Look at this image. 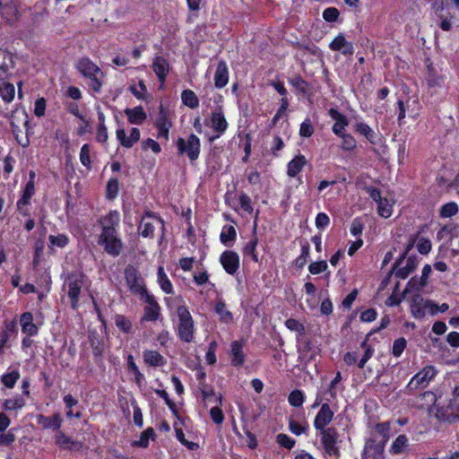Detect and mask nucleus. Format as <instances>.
<instances>
[{
	"label": "nucleus",
	"instance_id": "f257e3e1",
	"mask_svg": "<svg viewBox=\"0 0 459 459\" xmlns=\"http://www.w3.org/2000/svg\"><path fill=\"white\" fill-rule=\"evenodd\" d=\"M178 316L177 334L185 342H192L195 340V322L186 306H178L176 311Z\"/></svg>",
	"mask_w": 459,
	"mask_h": 459
},
{
	"label": "nucleus",
	"instance_id": "f03ea898",
	"mask_svg": "<svg viewBox=\"0 0 459 459\" xmlns=\"http://www.w3.org/2000/svg\"><path fill=\"white\" fill-rule=\"evenodd\" d=\"M88 286L87 277L81 273H73L67 276L63 289L70 299L73 308H77L81 291Z\"/></svg>",
	"mask_w": 459,
	"mask_h": 459
},
{
	"label": "nucleus",
	"instance_id": "7ed1b4c3",
	"mask_svg": "<svg viewBox=\"0 0 459 459\" xmlns=\"http://www.w3.org/2000/svg\"><path fill=\"white\" fill-rule=\"evenodd\" d=\"M76 69L86 78L90 80L89 86L91 89L99 92L102 87L103 73L88 57L81 58L76 64Z\"/></svg>",
	"mask_w": 459,
	"mask_h": 459
},
{
	"label": "nucleus",
	"instance_id": "20e7f679",
	"mask_svg": "<svg viewBox=\"0 0 459 459\" xmlns=\"http://www.w3.org/2000/svg\"><path fill=\"white\" fill-rule=\"evenodd\" d=\"M125 279L129 290L135 295L143 297L147 292L143 278L140 273L132 265H127L125 269Z\"/></svg>",
	"mask_w": 459,
	"mask_h": 459
},
{
	"label": "nucleus",
	"instance_id": "39448f33",
	"mask_svg": "<svg viewBox=\"0 0 459 459\" xmlns=\"http://www.w3.org/2000/svg\"><path fill=\"white\" fill-rule=\"evenodd\" d=\"M98 244L103 247L105 252L112 256L119 255L123 247L117 231L100 232Z\"/></svg>",
	"mask_w": 459,
	"mask_h": 459
},
{
	"label": "nucleus",
	"instance_id": "423d86ee",
	"mask_svg": "<svg viewBox=\"0 0 459 459\" xmlns=\"http://www.w3.org/2000/svg\"><path fill=\"white\" fill-rule=\"evenodd\" d=\"M437 371L433 366H426L415 376L411 377L407 385V389L410 392L418 389L425 388L429 385V382L436 377Z\"/></svg>",
	"mask_w": 459,
	"mask_h": 459
},
{
	"label": "nucleus",
	"instance_id": "0eeeda50",
	"mask_svg": "<svg viewBox=\"0 0 459 459\" xmlns=\"http://www.w3.org/2000/svg\"><path fill=\"white\" fill-rule=\"evenodd\" d=\"M319 436L325 454L329 456L338 457L340 450L337 446L339 437L337 430L334 428H327V429L321 430Z\"/></svg>",
	"mask_w": 459,
	"mask_h": 459
},
{
	"label": "nucleus",
	"instance_id": "6e6552de",
	"mask_svg": "<svg viewBox=\"0 0 459 459\" xmlns=\"http://www.w3.org/2000/svg\"><path fill=\"white\" fill-rule=\"evenodd\" d=\"M177 146L179 153H186L191 160H195L200 153V141L195 134H190L186 139L178 138Z\"/></svg>",
	"mask_w": 459,
	"mask_h": 459
},
{
	"label": "nucleus",
	"instance_id": "1a4fd4ad",
	"mask_svg": "<svg viewBox=\"0 0 459 459\" xmlns=\"http://www.w3.org/2000/svg\"><path fill=\"white\" fill-rule=\"evenodd\" d=\"M437 305L431 301L425 300L420 294H416L411 299V311L415 318H423L426 316L427 308L430 309L432 315L437 313Z\"/></svg>",
	"mask_w": 459,
	"mask_h": 459
},
{
	"label": "nucleus",
	"instance_id": "9d476101",
	"mask_svg": "<svg viewBox=\"0 0 459 459\" xmlns=\"http://www.w3.org/2000/svg\"><path fill=\"white\" fill-rule=\"evenodd\" d=\"M141 299L146 303L143 308V316L142 321L154 322L157 321L160 316V306L156 301L155 298L149 293H146Z\"/></svg>",
	"mask_w": 459,
	"mask_h": 459
},
{
	"label": "nucleus",
	"instance_id": "9b49d317",
	"mask_svg": "<svg viewBox=\"0 0 459 459\" xmlns=\"http://www.w3.org/2000/svg\"><path fill=\"white\" fill-rule=\"evenodd\" d=\"M333 415L334 413L331 410L329 403H323L314 420L315 429L319 431L327 429L326 426L331 423L333 419Z\"/></svg>",
	"mask_w": 459,
	"mask_h": 459
},
{
	"label": "nucleus",
	"instance_id": "f8f14e48",
	"mask_svg": "<svg viewBox=\"0 0 459 459\" xmlns=\"http://www.w3.org/2000/svg\"><path fill=\"white\" fill-rule=\"evenodd\" d=\"M155 225L163 226V221L149 212H147L142 219L138 227L140 234L144 237H152Z\"/></svg>",
	"mask_w": 459,
	"mask_h": 459
},
{
	"label": "nucleus",
	"instance_id": "ddd939ff",
	"mask_svg": "<svg viewBox=\"0 0 459 459\" xmlns=\"http://www.w3.org/2000/svg\"><path fill=\"white\" fill-rule=\"evenodd\" d=\"M417 267V261L413 257H409L406 260L401 258L394 264V274L397 278L406 279Z\"/></svg>",
	"mask_w": 459,
	"mask_h": 459
},
{
	"label": "nucleus",
	"instance_id": "4468645a",
	"mask_svg": "<svg viewBox=\"0 0 459 459\" xmlns=\"http://www.w3.org/2000/svg\"><path fill=\"white\" fill-rule=\"evenodd\" d=\"M220 262L229 274H234L239 268V256L231 250L224 251L221 255Z\"/></svg>",
	"mask_w": 459,
	"mask_h": 459
},
{
	"label": "nucleus",
	"instance_id": "2eb2a0df",
	"mask_svg": "<svg viewBox=\"0 0 459 459\" xmlns=\"http://www.w3.org/2000/svg\"><path fill=\"white\" fill-rule=\"evenodd\" d=\"M204 124L216 133L215 135L210 136V141L219 138L228 127V123L224 117H204Z\"/></svg>",
	"mask_w": 459,
	"mask_h": 459
},
{
	"label": "nucleus",
	"instance_id": "dca6fc26",
	"mask_svg": "<svg viewBox=\"0 0 459 459\" xmlns=\"http://www.w3.org/2000/svg\"><path fill=\"white\" fill-rule=\"evenodd\" d=\"M101 232L117 231L120 223V215L117 211H111L99 219Z\"/></svg>",
	"mask_w": 459,
	"mask_h": 459
},
{
	"label": "nucleus",
	"instance_id": "f3484780",
	"mask_svg": "<svg viewBox=\"0 0 459 459\" xmlns=\"http://www.w3.org/2000/svg\"><path fill=\"white\" fill-rule=\"evenodd\" d=\"M34 194H35V183L27 182V184L24 187V190L22 192V195L20 198V200L17 202L18 211L22 215L26 216L29 214L27 206L30 204V199L34 195Z\"/></svg>",
	"mask_w": 459,
	"mask_h": 459
},
{
	"label": "nucleus",
	"instance_id": "a211bd4d",
	"mask_svg": "<svg viewBox=\"0 0 459 459\" xmlns=\"http://www.w3.org/2000/svg\"><path fill=\"white\" fill-rule=\"evenodd\" d=\"M37 423L43 429L58 430L62 426L63 419L60 413H55L52 416L39 414L37 416Z\"/></svg>",
	"mask_w": 459,
	"mask_h": 459
},
{
	"label": "nucleus",
	"instance_id": "6ab92c4d",
	"mask_svg": "<svg viewBox=\"0 0 459 459\" xmlns=\"http://www.w3.org/2000/svg\"><path fill=\"white\" fill-rule=\"evenodd\" d=\"M330 48L333 51H341L344 56H351L354 48L351 42H348L342 34H339L330 44Z\"/></svg>",
	"mask_w": 459,
	"mask_h": 459
},
{
	"label": "nucleus",
	"instance_id": "aec40b11",
	"mask_svg": "<svg viewBox=\"0 0 459 459\" xmlns=\"http://www.w3.org/2000/svg\"><path fill=\"white\" fill-rule=\"evenodd\" d=\"M117 138L123 146L129 148L140 139V131L136 127H133L130 130L129 136H126L125 129L118 128L117 130Z\"/></svg>",
	"mask_w": 459,
	"mask_h": 459
},
{
	"label": "nucleus",
	"instance_id": "412c9836",
	"mask_svg": "<svg viewBox=\"0 0 459 459\" xmlns=\"http://www.w3.org/2000/svg\"><path fill=\"white\" fill-rule=\"evenodd\" d=\"M20 325L22 332L28 336H33L38 333V326L33 323V316L30 312H25L21 316Z\"/></svg>",
	"mask_w": 459,
	"mask_h": 459
},
{
	"label": "nucleus",
	"instance_id": "4be33fe9",
	"mask_svg": "<svg viewBox=\"0 0 459 459\" xmlns=\"http://www.w3.org/2000/svg\"><path fill=\"white\" fill-rule=\"evenodd\" d=\"M243 342L234 341L230 345L231 364L235 367L241 366L245 361V354L243 351Z\"/></svg>",
	"mask_w": 459,
	"mask_h": 459
},
{
	"label": "nucleus",
	"instance_id": "5701e85b",
	"mask_svg": "<svg viewBox=\"0 0 459 459\" xmlns=\"http://www.w3.org/2000/svg\"><path fill=\"white\" fill-rule=\"evenodd\" d=\"M228 66L224 61H220L214 74V84L217 88H222L228 83Z\"/></svg>",
	"mask_w": 459,
	"mask_h": 459
},
{
	"label": "nucleus",
	"instance_id": "b1692460",
	"mask_svg": "<svg viewBox=\"0 0 459 459\" xmlns=\"http://www.w3.org/2000/svg\"><path fill=\"white\" fill-rule=\"evenodd\" d=\"M144 362L152 367L163 366L166 363L164 357L158 351L146 350L143 351Z\"/></svg>",
	"mask_w": 459,
	"mask_h": 459
},
{
	"label": "nucleus",
	"instance_id": "393cba45",
	"mask_svg": "<svg viewBox=\"0 0 459 459\" xmlns=\"http://www.w3.org/2000/svg\"><path fill=\"white\" fill-rule=\"evenodd\" d=\"M152 68L160 82H164L169 72V64L162 56L155 57Z\"/></svg>",
	"mask_w": 459,
	"mask_h": 459
},
{
	"label": "nucleus",
	"instance_id": "a878e982",
	"mask_svg": "<svg viewBox=\"0 0 459 459\" xmlns=\"http://www.w3.org/2000/svg\"><path fill=\"white\" fill-rule=\"evenodd\" d=\"M307 160L303 155H298L288 163V175L291 178L296 177L304 168Z\"/></svg>",
	"mask_w": 459,
	"mask_h": 459
},
{
	"label": "nucleus",
	"instance_id": "bb28decb",
	"mask_svg": "<svg viewBox=\"0 0 459 459\" xmlns=\"http://www.w3.org/2000/svg\"><path fill=\"white\" fill-rule=\"evenodd\" d=\"M157 281L160 289L167 294L173 293V285L166 274L164 268L160 266L157 273Z\"/></svg>",
	"mask_w": 459,
	"mask_h": 459
},
{
	"label": "nucleus",
	"instance_id": "cd10ccee",
	"mask_svg": "<svg viewBox=\"0 0 459 459\" xmlns=\"http://www.w3.org/2000/svg\"><path fill=\"white\" fill-rule=\"evenodd\" d=\"M215 312L219 315L221 322L230 324L233 321V316L230 310L227 309L226 304L222 300H218L214 306Z\"/></svg>",
	"mask_w": 459,
	"mask_h": 459
},
{
	"label": "nucleus",
	"instance_id": "c85d7f7f",
	"mask_svg": "<svg viewBox=\"0 0 459 459\" xmlns=\"http://www.w3.org/2000/svg\"><path fill=\"white\" fill-rule=\"evenodd\" d=\"M0 11L2 16L5 18L8 22H13L16 20L18 10L14 4H3L0 2Z\"/></svg>",
	"mask_w": 459,
	"mask_h": 459
},
{
	"label": "nucleus",
	"instance_id": "c756f323",
	"mask_svg": "<svg viewBox=\"0 0 459 459\" xmlns=\"http://www.w3.org/2000/svg\"><path fill=\"white\" fill-rule=\"evenodd\" d=\"M55 442L57 446L64 449H73L78 446V444L73 441L62 431H58L55 436Z\"/></svg>",
	"mask_w": 459,
	"mask_h": 459
},
{
	"label": "nucleus",
	"instance_id": "7c9ffc66",
	"mask_svg": "<svg viewBox=\"0 0 459 459\" xmlns=\"http://www.w3.org/2000/svg\"><path fill=\"white\" fill-rule=\"evenodd\" d=\"M26 404L23 397L16 395L12 398L6 399L3 404V407L6 411H16L20 410Z\"/></svg>",
	"mask_w": 459,
	"mask_h": 459
},
{
	"label": "nucleus",
	"instance_id": "2f4dec72",
	"mask_svg": "<svg viewBox=\"0 0 459 459\" xmlns=\"http://www.w3.org/2000/svg\"><path fill=\"white\" fill-rule=\"evenodd\" d=\"M20 378V371L19 369H13L11 371H7L1 377V382L7 388H13L18 379Z\"/></svg>",
	"mask_w": 459,
	"mask_h": 459
},
{
	"label": "nucleus",
	"instance_id": "473e14b6",
	"mask_svg": "<svg viewBox=\"0 0 459 459\" xmlns=\"http://www.w3.org/2000/svg\"><path fill=\"white\" fill-rule=\"evenodd\" d=\"M290 83L295 88L297 92L307 95L309 91V84L299 75H296L290 79Z\"/></svg>",
	"mask_w": 459,
	"mask_h": 459
},
{
	"label": "nucleus",
	"instance_id": "72a5a7b5",
	"mask_svg": "<svg viewBox=\"0 0 459 459\" xmlns=\"http://www.w3.org/2000/svg\"><path fill=\"white\" fill-rule=\"evenodd\" d=\"M377 212L383 218H389L393 213V204L386 198L377 202Z\"/></svg>",
	"mask_w": 459,
	"mask_h": 459
},
{
	"label": "nucleus",
	"instance_id": "f704fd0d",
	"mask_svg": "<svg viewBox=\"0 0 459 459\" xmlns=\"http://www.w3.org/2000/svg\"><path fill=\"white\" fill-rule=\"evenodd\" d=\"M181 99L186 106L195 108L198 106L199 100L195 93L191 90H185L181 94Z\"/></svg>",
	"mask_w": 459,
	"mask_h": 459
},
{
	"label": "nucleus",
	"instance_id": "c9c22d12",
	"mask_svg": "<svg viewBox=\"0 0 459 459\" xmlns=\"http://www.w3.org/2000/svg\"><path fill=\"white\" fill-rule=\"evenodd\" d=\"M459 211V206L455 202H450L444 204L440 209V217L441 218H450L457 214Z\"/></svg>",
	"mask_w": 459,
	"mask_h": 459
},
{
	"label": "nucleus",
	"instance_id": "e433bc0d",
	"mask_svg": "<svg viewBox=\"0 0 459 459\" xmlns=\"http://www.w3.org/2000/svg\"><path fill=\"white\" fill-rule=\"evenodd\" d=\"M236 230L233 226H224L222 228L220 238L221 243L227 246L230 241H232L236 238Z\"/></svg>",
	"mask_w": 459,
	"mask_h": 459
},
{
	"label": "nucleus",
	"instance_id": "4c0bfd02",
	"mask_svg": "<svg viewBox=\"0 0 459 459\" xmlns=\"http://www.w3.org/2000/svg\"><path fill=\"white\" fill-rule=\"evenodd\" d=\"M14 86L9 82H3L0 84V95L5 101H11L14 97Z\"/></svg>",
	"mask_w": 459,
	"mask_h": 459
},
{
	"label": "nucleus",
	"instance_id": "58836bf2",
	"mask_svg": "<svg viewBox=\"0 0 459 459\" xmlns=\"http://www.w3.org/2000/svg\"><path fill=\"white\" fill-rule=\"evenodd\" d=\"M288 401L290 405L300 407L305 402V394L301 390H294L289 394Z\"/></svg>",
	"mask_w": 459,
	"mask_h": 459
},
{
	"label": "nucleus",
	"instance_id": "ea45409f",
	"mask_svg": "<svg viewBox=\"0 0 459 459\" xmlns=\"http://www.w3.org/2000/svg\"><path fill=\"white\" fill-rule=\"evenodd\" d=\"M257 242V238L255 237L250 239L244 247V255L251 256L252 260L255 262H258V255L255 252Z\"/></svg>",
	"mask_w": 459,
	"mask_h": 459
},
{
	"label": "nucleus",
	"instance_id": "a19ab883",
	"mask_svg": "<svg viewBox=\"0 0 459 459\" xmlns=\"http://www.w3.org/2000/svg\"><path fill=\"white\" fill-rule=\"evenodd\" d=\"M48 240L50 242V247L63 248L68 244L69 238L65 234H58L56 236L50 235L48 237Z\"/></svg>",
	"mask_w": 459,
	"mask_h": 459
},
{
	"label": "nucleus",
	"instance_id": "79ce46f5",
	"mask_svg": "<svg viewBox=\"0 0 459 459\" xmlns=\"http://www.w3.org/2000/svg\"><path fill=\"white\" fill-rule=\"evenodd\" d=\"M289 427H290V431L293 434L299 436L302 433L306 432V430L308 428V424L307 422H304V423L297 422L294 420L290 419Z\"/></svg>",
	"mask_w": 459,
	"mask_h": 459
},
{
	"label": "nucleus",
	"instance_id": "37998d69",
	"mask_svg": "<svg viewBox=\"0 0 459 459\" xmlns=\"http://www.w3.org/2000/svg\"><path fill=\"white\" fill-rule=\"evenodd\" d=\"M115 324L117 328H119L121 331L125 333H128L132 327L130 320L121 315L116 316Z\"/></svg>",
	"mask_w": 459,
	"mask_h": 459
},
{
	"label": "nucleus",
	"instance_id": "c03bdc74",
	"mask_svg": "<svg viewBox=\"0 0 459 459\" xmlns=\"http://www.w3.org/2000/svg\"><path fill=\"white\" fill-rule=\"evenodd\" d=\"M309 251L310 247L308 243H305L304 245H302L301 253L299 256L296 259V265L298 267H303L306 264L307 258L309 257Z\"/></svg>",
	"mask_w": 459,
	"mask_h": 459
},
{
	"label": "nucleus",
	"instance_id": "a18cd8bd",
	"mask_svg": "<svg viewBox=\"0 0 459 459\" xmlns=\"http://www.w3.org/2000/svg\"><path fill=\"white\" fill-rule=\"evenodd\" d=\"M153 435H154V431H153V429L152 428H149V429H145L142 433V435L140 437V439L134 442V446H142V447H147L148 445H149V439Z\"/></svg>",
	"mask_w": 459,
	"mask_h": 459
},
{
	"label": "nucleus",
	"instance_id": "49530a36",
	"mask_svg": "<svg viewBox=\"0 0 459 459\" xmlns=\"http://www.w3.org/2000/svg\"><path fill=\"white\" fill-rule=\"evenodd\" d=\"M285 325L289 330L297 332L300 335L305 333L304 325L294 318L287 319Z\"/></svg>",
	"mask_w": 459,
	"mask_h": 459
},
{
	"label": "nucleus",
	"instance_id": "de8ad7c7",
	"mask_svg": "<svg viewBox=\"0 0 459 459\" xmlns=\"http://www.w3.org/2000/svg\"><path fill=\"white\" fill-rule=\"evenodd\" d=\"M80 161L87 169L91 168L90 145L83 144L80 152Z\"/></svg>",
	"mask_w": 459,
	"mask_h": 459
},
{
	"label": "nucleus",
	"instance_id": "09e8293b",
	"mask_svg": "<svg viewBox=\"0 0 459 459\" xmlns=\"http://www.w3.org/2000/svg\"><path fill=\"white\" fill-rule=\"evenodd\" d=\"M407 437L404 435L398 436L392 445L394 454H400L407 444Z\"/></svg>",
	"mask_w": 459,
	"mask_h": 459
},
{
	"label": "nucleus",
	"instance_id": "8fccbe9b",
	"mask_svg": "<svg viewBox=\"0 0 459 459\" xmlns=\"http://www.w3.org/2000/svg\"><path fill=\"white\" fill-rule=\"evenodd\" d=\"M15 435L13 429L7 432H1L0 434V446H10L15 441Z\"/></svg>",
	"mask_w": 459,
	"mask_h": 459
},
{
	"label": "nucleus",
	"instance_id": "3c124183",
	"mask_svg": "<svg viewBox=\"0 0 459 459\" xmlns=\"http://www.w3.org/2000/svg\"><path fill=\"white\" fill-rule=\"evenodd\" d=\"M342 380V375L340 372H337L335 377L331 381L327 394L330 395V398H326L327 402H331L332 400H334L336 398V392H335V386L337 384H339Z\"/></svg>",
	"mask_w": 459,
	"mask_h": 459
},
{
	"label": "nucleus",
	"instance_id": "603ef678",
	"mask_svg": "<svg viewBox=\"0 0 459 459\" xmlns=\"http://www.w3.org/2000/svg\"><path fill=\"white\" fill-rule=\"evenodd\" d=\"M118 181L115 178H111L108 180L107 184V196L109 199H113L118 194Z\"/></svg>",
	"mask_w": 459,
	"mask_h": 459
},
{
	"label": "nucleus",
	"instance_id": "864d4df0",
	"mask_svg": "<svg viewBox=\"0 0 459 459\" xmlns=\"http://www.w3.org/2000/svg\"><path fill=\"white\" fill-rule=\"evenodd\" d=\"M170 126L171 124L166 119V117H160L158 121L159 135L167 138Z\"/></svg>",
	"mask_w": 459,
	"mask_h": 459
},
{
	"label": "nucleus",
	"instance_id": "5fc2aeb1",
	"mask_svg": "<svg viewBox=\"0 0 459 459\" xmlns=\"http://www.w3.org/2000/svg\"><path fill=\"white\" fill-rule=\"evenodd\" d=\"M238 199L241 209L247 213H251L253 212V207L250 197L246 194H241Z\"/></svg>",
	"mask_w": 459,
	"mask_h": 459
},
{
	"label": "nucleus",
	"instance_id": "6e6d98bb",
	"mask_svg": "<svg viewBox=\"0 0 459 459\" xmlns=\"http://www.w3.org/2000/svg\"><path fill=\"white\" fill-rule=\"evenodd\" d=\"M406 347V340L404 338H399L394 342L393 344V354L395 357L401 356Z\"/></svg>",
	"mask_w": 459,
	"mask_h": 459
},
{
	"label": "nucleus",
	"instance_id": "4d7b16f0",
	"mask_svg": "<svg viewBox=\"0 0 459 459\" xmlns=\"http://www.w3.org/2000/svg\"><path fill=\"white\" fill-rule=\"evenodd\" d=\"M339 11L334 7H328L323 13V17L326 22H335L339 17Z\"/></svg>",
	"mask_w": 459,
	"mask_h": 459
},
{
	"label": "nucleus",
	"instance_id": "13d9d810",
	"mask_svg": "<svg viewBox=\"0 0 459 459\" xmlns=\"http://www.w3.org/2000/svg\"><path fill=\"white\" fill-rule=\"evenodd\" d=\"M327 269V264L325 261L315 262L309 264L308 270L312 274H318L325 272Z\"/></svg>",
	"mask_w": 459,
	"mask_h": 459
},
{
	"label": "nucleus",
	"instance_id": "bf43d9fd",
	"mask_svg": "<svg viewBox=\"0 0 459 459\" xmlns=\"http://www.w3.org/2000/svg\"><path fill=\"white\" fill-rule=\"evenodd\" d=\"M316 226L317 229H325L330 224V218L325 212H319L316 217Z\"/></svg>",
	"mask_w": 459,
	"mask_h": 459
},
{
	"label": "nucleus",
	"instance_id": "052dcab7",
	"mask_svg": "<svg viewBox=\"0 0 459 459\" xmlns=\"http://www.w3.org/2000/svg\"><path fill=\"white\" fill-rule=\"evenodd\" d=\"M314 133V127L309 119H306L300 126L299 134L301 136L309 137Z\"/></svg>",
	"mask_w": 459,
	"mask_h": 459
},
{
	"label": "nucleus",
	"instance_id": "680f3d73",
	"mask_svg": "<svg viewBox=\"0 0 459 459\" xmlns=\"http://www.w3.org/2000/svg\"><path fill=\"white\" fill-rule=\"evenodd\" d=\"M210 416L216 424H221L224 420V415L219 406H214L210 410Z\"/></svg>",
	"mask_w": 459,
	"mask_h": 459
},
{
	"label": "nucleus",
	"instance_id": "e2e57ef3",
	"mask_svg": "<svg viewBox=\"0 0 459 459\" xmlns=\"http://www.w3.org/2000/svg\"><path fill=\"white\" fill-rule=\"evenodd\" d=\"M427 81L430 86L439 85L441 78L436 76L435 70L432 65H428Z\"/></svg>",
	"mask_w": 459,
	"mask_h": 459
},
{
	"label": "nucleus",
	"instance_id": "0e129e2a",
	"mask_svg": "<svg viewBox=\"0 0 459 459\" xmlns=\"http://www.w3.org/2000/svg\"><path fill=\"white\" fill-rule=\"evenodd\" d=\"M432 247L431 242L427 238H420L417 244L418 251L422 255H427Z\"/></svg>",
	"mask_w": 459,
	"mask_h": 459
},
{
	"label": "nucleus",
	"instance_id": "69168bd1",
	"mask_svg": "<svg viewBox=\"0 0 459 459\" xmlns=\"http://www.w3.org/2000/svg\"><path fill=\"white\" fill-rule=\"evenodd\" d=\"M277 441L281 446L288 449L292 448L295 445V441L285 434H279L277 436Z\"/></svg>",
	"mask_w": 459,
	"mask_h": 459
},
{
	"label": "nucleus",
	"instance_id": "338daca9",
	"mask_svg": "<svg viewBox=\"0 0 459 459\" xmlns=\"http://www.w3.org/2000/svg\"><path fill=\"white\" fill-rule=\"evenodd\" d=\"M143 150H149L150 149L154 153H159L161 151L160 144L156 141H154V140H152L151 138L145 140L143 143Z\"/></svg>",
	"mask_w": 459,
	"mask_h": 459
},
{
	"label": "nucleus",
	"instance_id": "774afa93",
	"mask_svg": "<svg viewBox=\"0 0 459 459\" xmlns=\"http://www.w3.org/2000/svg\"><path fill=\"white\" fill-rule=\"evenodd\" d=\"M357 130L362 134L363 135L366 136V138L368 140H369L370 142L373 141V138H374V132L372 131V129L366 124H359L357 126Z\"/></svg>",
	"mask_w": 459,
	"mask_h": 459
}]
</instances>
